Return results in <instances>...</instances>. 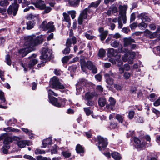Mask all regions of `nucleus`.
<instances>
[{"label": "nucleus", "instance_id": "1", "mask_svg": "<svg viewBox=\"0 0 160 160\" xmlns=\"http://www.w3.org/2000/svg\"><path fill=\"white\" fill-rule=\"evenodd\" d=\"M42 41V40H40L39 37H36L34 35L28 36L25 38L24 47L29 49H33L34 46L41 43Z\"/></svg>", "mask_w": 160, "mask_h": 160}, {"label": "nucleus", "instance_id": "2", "mask_svg": "<svg viewBox=\"0 0 160 160\" xmlns=\"http://www.w3.org/2000/svg\"><path fill=\"white\" fill-rule=\"evenodd\" d=\"M42 55L40 58L42 60L41 62L38 65V67L39 68L43 66L44 65V63L52 58V52L50 50L46 48H43L42 49Z\"/></svg>", "mask_w": 160, "mask_h": 160}, {"label": "nucleus", "instance_id": "3", "mask_svg": "<svg viewBox=\"0 0 160 160\" xmlns=\"http://www.w3.org/2000/svg\"><path fill=\"white\" fill-rule=\"evenodd\" d=\"M80 63L83 72H85L86 68L92 70V72L95 74L97 72V69L92 62L90 61H88L87 62L84 59H81Z\"/></svg>", "mask_w": 160, "mask_h": 160}, {"label": "nucleus", "instance_id": "4", "mask_svg": "<svg viewBox=\"0 0 160 160\" xmlns=\"http://www.w3.org/2000/svg\"><path fill=\"white\" fill-rule=\"evenodd\" d=\"M50 102L54 106L58 107H63L65 105L67 101L64 98L58 100L57 98L52 97L49 99Z\"/></svg>", "mask_w": 160, "mask_h": 160}, {"label": "nucleus", "instance_id": "5", "mask_svg": "<svg viewBox=\"0 0 160 160\" xmlns=\"http://www.w3.org/2000/svg\"><path fill=\"white\" fill-rule=\"evenodd\" d=\"M50 102L54 106L58 107H63L65 105L67 101L64 98L58 100L57 98L52 97L49 99Z\"/></svg>", "mask_w": 160, "mask_h": 160}, {"label": "nucleus", "instance_id": "6", "mask_svg": "<svg viewBox=\"0 0 160 160\" xmlns=\"http://www.w3.org/2000/svg\"><path fill=\"white\" fill-rule=\"evenodd\" d=\"M88 13L93 14L92 10L88 9V8L84 9L81 13L79 17L78 22L79 25H81L82 23L83 19H86L88 17Z\"/></svg>", "mask_w": 160, "mask_h": 160}, {"label": "nucleus", "instance_id": "7", "mask_svg": "<svg viewBox=\"0 0 160 160\" xmlns=\"http://www.w3.org/2000/svg\"><path fill=\"white\" fill-rule=\"evenodd\" d=\"M51 87L56 89H63L64 88V86L59 81L58 78L56 77H53L52 78L51 81Z\"/></svg>", "mask_w": 160, "mask_h": 160}, {"label": "nucleus", "instance_id": "8", "mask_svg": "<svg viewBox=\"0 0 160 160\" xmlns=\"http://www.w3.org/2000/svg\"><path fill=\"white\" fill-rule=\"evenodd\" d=\"M53 24V22H50L48 23L46 21L43 22L40 25V27L45 31L48 29L50 32H53L55 30V28Z\"/></svg>", "mask_w": 160, "mask_h": 160}, {"label": "nucleus", "instance_id": "9", "mask_svg": "<svg viewBox=\"0 0 160 160\" xmlns=\"http://www.w3.org/2000/svg\"><path fill=\"white\" fill-rule=\"evenodd\" d=\"M19 5L17 4L16 2H14V3L10 5L7 11L8 14L9 15L13 14V16H15L18 10Z\"/></svg>", "mask_w": 160, "mask_h": 160}, {"label": "nucleus", "instance_id": "10", "mask_svg": "<svg viewBox=\"0 0 160 160\" xmlns=\"http://www.w3.org/2000/svg\"><path fill=\"white\" fill-rule=\"evenodd\" d=\"M98 147L100 150H104L106 147L108 142L106 138H104L101 136L98 137Z\"/></svg>", "mask_w": 160, "mask_h": 160}, {"label": "nucleus", "instance_id": "11", "mask_svg": "<svg viewBox=\"0 0 160 160\" xmlns=\"http://www.w3.org/2000/svg\"><path fill=\"white\" fill-rule=\"evenodd\" d=\"M115 76L116 74L112 72L111 71H109L108 72L105 74L104 77L107 83L110 85H112L113 83L114 80L111 77H112L115 78Z\"/></svg>", "mask_w": 160, "mask_h": 160}, {"label": "nucleus", "instance_id": "12", "mask_svg": "<svg viewBox=\"0 0 160 160\" xmlns=\"http://www.w3.org/2000/svg\"><path fill=\"white\" fill-rule=\"evenodd\" d=\"M87 83V81L84 79H79L76 84V88L77 92L79 93L81 91L82 89L81 87L85 86Z\"/></svg>", "mask_w": 160, "mask_h": 160}, {"label": "nucleus", "instance_id": "13", "mask_svg": "<svg viewBox=\"0 0 160 160\" xmlns=\"http://www.w3.org/2000/svg\"><path fill=\"white\" fill-rule=\"evenodd\" d=\"M121 52L122 53H125L124 54V56L122 57V60L124 62H127V58L128 54L130 55L131 53H132V57L133 58L135 57V53L134 52H131L129 51L128 49L124 48L123 49H122V48H121Z\"/></svg>", "mask_w": 160, "mask_h": 160}, {"label": "nucleus", "instance_id": "14", "mask_svg": "<svg viewBox=\"0 0 160 160\" xmlns=\"http://www.w3.org/2000/svg\"><path fill=\"white\" fill-rule=\"evenodd\" d=\"M137 18L141 19L143 22H149L151 21L149 17L146 13H142L137 16Z\"/></svg>", "mask_w": 160, "mask_h": 160}, {"label": "nucleus", "instance_id": "15", "mask_svg": "<svg viewBox=\"0 0 160 160\" xmlns=\"http://www.w3.org/2000/svg\"><path fill=\"white\" fill-rule=\"evenodd\" d=\"M123 40L124 47H128L130 46L132 43L135 42V40L131 37L124 38Z\"/></svg>", "mask_w": 160, "mask_h": 160}, {"label": "nucleus", "instance_id": "16", "mask_svg": "<svg viewBox=\"0 0 160 160\" xmlns=\"http://www.w3.org/2000/svg\"><path fill=\"white\" fill-rule=\"evenodd\" d=\"M33 50V49H29L27 47H24V48L19 50V52L21 54L22 57H24Z\"/></svg>", "mask_w": 160, "mask_h": 160}, {"label": "nucleus", "instance_id": "17", "mask_svg": "<svg viewBox=\"0 0 160 160\" xmlns=\"http://www.w3.org/2000/svg\"><path fill=\"white\" fill-rule=\"evenodd\" d=\"M134 142L136 144L137 148L142 149L145 146L146 142H141V141L137 138L134 137Z\"/></svg>", "mask_w": 160, "mask_h": 160}, {"label": "nucleus", "instance_id": "18", "mask_svg": "<svg viewBox=\"0 0 160 160\" xmlns=\"http://www.w3.org/2000/svg\"><path fill=\"white\" fill-rule=\"evenodd\" d=\"M109 101L110 104L106 105L107 108L109 110H113L114 107L116 103L115 100L113 98L110 97L109 99Z\"/></svg>", "mask_w": 160, "mask_h": 160}, {"label": "nucleus", "instance_id": "19", "mask_svg": "<svg viewBox=\"0 0 160 160\" xmlns=\"http://www.w3.org/2000/svg\"><path fill=\"white\" fill-rule=\"evenodd\" d=\"M77 42V40L76 37L73 36L72 37H70L68 38L66 42V45L67 47H71L72 44H75Z\"/></svg>", "mask_w": 160, "mask_h": 160}, {"label": "nucleus", "instance_id": "20", "mask_svg": "<svg viewBox=\"0 0 160 160\" xmlns=\"http://www.w3.org/2000/svg\"><path fill=\"white\" fill-rule=\"evenodd\" d=\"M34 5L36 7L40 10H43L45 6L44 1L42 0H37L36 3L34 2Z\"/></svg>", "mask_w": 160, "mask_h": 160}, {"label": "nucleus", "instance_id": "21", "mask_svg": "<svg viewBox=\"0 0 160 160\" xmlns=\"http://www.w3.org/2000/svg\"><path fill=\"white\" fill-rule=\"evenodd\" d=\"M76 150L77 152L81 156H84V148L80 144H78L76 146Z\"/></svg>", "mask_w": 160, "mask_h": 160}, {"label": "nucleus", "instance_id": "22", "mask_svg": "<svg viewBox=\"0 0 160 160\" xmlns=\"http://www.w3.org/2000/svg\"><path fill=\"white\" fill-rule=\"evenodd\" d=\"M97 94L95 93H91L87 92L85 95L84 99L85 100H92L94 96H97Z\"/></svg>", "mask_w": 160, "mask_h": 160}, {"label": "nucleus", "instance_id": "23", "mask_svg": "<svg viewBox=\"0 0 160 160\" xmlns=\"http://www.w3.org/2000/svg\"><path fill=\"white\" fill-rule=\"evenodd\" d=\"M17 145L18 147L20 148H23L26 145L28 146L30 145V142L28 141L22 140L18 142Z\"/></svg>", "mask_w": 160, "mask_h": 160}, {"label": "nucleus", "instance_id": "24", "mask_svg": "<svg viewBox=\"0 0 160 160\" xmlns=\"http://www.w3.org/2000/svg\"><path fill=\"white\" fill-rule=\"evenodd\" d=\"M144 35L145 36L148 37L150 38H152L157 37V35L156 34V33H152V32H150L148 29H146L144 32Z\"/></svg>", "mask_w": 160, "mask_h": 160}, {"label": "nucleus", "instance_id": "25", "mask_svg": "<svg viewBox=\"0 0 160 160\" xmlns=\"http://www.w3.org/2000/svg\"><path fill=\"white\" fill-rule=\"evenodd\" d=\"M52 141V139L51 138H49L46 139L45 140H44L42 141V147L43 148H45L48 146V145H51Z\"/></svg>", "mask_w": 160, "mask_h": 160}, {"label": "nucleus", "instance_id": "26", "mask_svg": "<svg viewBox=\"0 0 160 160\" xmlns=\"http://www.w3.org/2000/svg\"><path fill=\"white\" fill-rule=\"evenodd\" d=\"M120 16L126 15L127 6L126 5H120L119 7Z\"/></svg>", "mask_w": 160, "mask_h": 160}, {"label": "nucleus", "instance_id": "27", "mask_svg": "<svg viewBox=\"0 0 160 160\" xmlns=\"http://www.w3.org/2000/svg\"><path fill=\"white\" fill-rule=\"evenodd\" d=\"M107 102L106 100L104 97L100 98L98 99V104L100 107H104L106 104Z\"/></svg>", "mask_w": 160, "mask_h": 160}, {"label": "nucleus", "instance_id": "28", "mask_svg": "<svg viewBox=\"0 0 160 160\" xmlns=\"http://www.w3.org/2000/svg\"><path fill=\"white\" fill-rule=\"evenodd\" d=\"M80 0H76L75 1L72 0H69L68 3L71 6L76 7L78 6Z\"/></svg>", "mask_w": 160, "mask_h": 160}, {"label": "nucleus", "instance_id": "29", "mask_svg": "<svg viewBox=\"0 0 160 160\" xmlns=\"http://www.w3.org/2000/svg\"><path fill=\"white\" fill-rule=\"evenodd\" d=\"M112 157L115 160H120L122 158L120 154L116 152H114L111 154Z\"/></svg>", "mask_w": 160, "mask_h": 160}, {"label": "nucleus", "instance_id": "30", "mask_svg": "<svg viewBox=\"0 0 160 160\" xmlns=\"http://www.w3.org/2000/svg\"><path fill=\"white\" fill-rule=\"evenodd\" d=\"M26 24L27 25L26 28L28 30H30L33 28L35 22L33 20L30 21L27 23Z\"/></svg>", "mask_w": 160, "mask_h": 160}, {"label": "nucleus", "instance_id": "31", "mask_svg": "<svg viewBox=\"0 0 160 160\" xmlns=\"http://www.w3.org/2000/svg\"><path fill=\"white\" fill-rule=\"evenodd\" d=\"M12 142V138L9 137L7 136L4 138L3 143L4 145H9L10 143Z\"/></svg>", "mask_w": 160, "mask_h": 160}, {"label": "nucleus", "instance_id": "32", "mask_svg": "<svg viewBox=\"0 0 160 160\" xmlns=\"http://www.w3.org/2000/svg\"><path fill=\"white\" fill-rule=\"evenodd\" d=\"M108 33V31L105 30L104 32L99 35V37L100 38V39L101 41H103L105 40L107 36Z\"/></svg>", "mask_w": 160, "mask_h": 160}, {"label": "nucleus", "instance_id": "33", "mask_svg": "<svg viewBox=\"0 0 160 160\" xmlns=\"http://www.w3.org/2000/svg\"><path fill=\"white\" fill-rule=\"evenodd\" d=\"M38 18V15H33L32 14L28 15L26 16V18L28 20L35 19H37Z\"/></svg>", "mask_w": 160, "mask_h": 160}, {"label": "nucleus", "instance_id": "34", "mask_svg": "<svg viewBox=\"0 0 160 160\" xmlns=\"http://www.w3.org/2000/svg\"><path fill=\"white\" fill-rule=\"evenodd\" d=\"M100 3V0H98L95 2H93L91 3V4L88 6V9H91V7H94L96 8L97 7Z\"/></svg>", "mask_w": 160, "mask_h": 160}, {"label": "nucleus", "instance_id": "35", "mask_svg": "<svg viewBox=\"0 0 160 160\" xmlns=\"http://www.w3.org/2000/svg\"><path fill=\"white\" fill-rule=\"evenodd\" d=\"M106 52L102 48H101L98 51V55L100 58H102L105 56Z\"/></svg>", "mask_w": 160, "mask_h": 160}, {"label": "nucleus", "instance_id": "36", "mask_svg": "<svg viewBox=\"0 0 160 160\" xmlns=\"http://www.w3.org/2000/svg\"><path fill=\"white\" fill-rule=\"evenodd\" d=\"M38 63V60L36 59H32L29 62L28 67L30 68L36 64Z\"/></svg>", "mask_w": 160, "mask_h": 160}, {"label": "nucleus", "instance_id": "37", "mask_svg": "<svg viewBox=\"0 0 160 160\" xmlns=\"http://www.w3.org/2000/svg\"><path fill=\"white\" fill-rule=\"evenodd\" d=\"M116 118L119 122L122 123L123 122L124 117L123 115L117 114L116 116Z\"/></svg>", "mask_w": 160, "mask_h": 160}, {"label": "nucleus", "instance_id": "38", "mask_svg": "<svg viewBox=\"0 0 160 160\" xmlns=\"http://www.w3.org/2000/svg\"><path fill=\"white\" fill-rule=\"evenodd\" d=\"M0 100L2 104L6 103V100L4 97V93L1 91L0 90Z\"/></svg>", "mask_w": 160, "mask_h": 160}, {"label": "nucleus", "instance_id": "39", "mask_svg": "<svg viewBox=\"0 0 160 160\" xmlns=\"http://www.w3.org/2000/svg\"><path fill=\"white\" fill-rule=\"evenodd\" d=\"M115 50L113 48L108 49V54L109 57H112L115 55Z\"/></svg>", "mask_w": 160, "mask_h": 160}, {"label": "nucleus", "instance_id": "40", "mask_svg": "<svg viewBox=\"0 0 160 160\" xmlns=\"http://www.w3.org/2000/svg\"><path fill=\"white\" fill-rule=\"evenodd\" d=\"M63 15L65 21L69 23L70 22V18L69 16L66 12H63Z\"/></svg>", "mask_w": 160, "mask_h": 160}, {"label": "nucleus", "instance_id": "41", "mask_svg": "<svg viewBox=\"0 0 160 160\" xmlns=\"http://www.w3.org/2000/svg\"><path fill=\"white\" fill-rule=\"evenodd\" d=\"M119 45V42L116 40H114L111 43V45L114 48H117Z\"/></svg>", "mask_w": 160, "mask_h": 160}, {"label": "nucleus", "instance_id": "42", "mask_svg": "<svg viewBox=\"0 0 160 160\" xmlns=\"http://www.w3.org/2000/svg\"><path fill=\"white\" fill-rule=\"evenodd\" d=\"M5 62L8 65H10L11 64V61L10 59V55L9 54H7L5 56Z\"/></svg>", "mask_w": 160, "mask_h": 160}, {"label": "nucleus", "instance_id": "43", "mask_svg": "<svg viewBox=\"0 0 160 160\" xmlns=\"http://www.w3.org/2000/svg\"><path fill=\"white\" fill-rule=\"evenodd\" d=\"M34 0H31V2L29 1H27V0H24L22 4V6H25V5L27 6L31 4H34Z\"/></svg>", "mask_w": 160, "mask_h": 160}, {"label": "nucleus", "instance_id": "44", "mask_svg": "<svg viewBox=\"0 0 160 160\" xmlns=\"http://www.w3.org/2000/svg\"><path fill=\"white\" fill-rule=\"evenodd\" d=\"M114 87L117 91H121L123 88V86L122 84L118 83L114 84Z\"/></svg>", "mask_w": 160, "mask_h": 160}, {"label": "nucleus", "instance_id": "45", "mask_svg": "<svg viewBox=\"0 0 160 160\" xmlns=\"http://www.w3.org/2000/svg\"><path fill=\"white\" fill-rule=\"evenodd\" d=\"M48 92L49 99L52 97H51V96L53 95L55 96H57L58 95L57 93H55L53 91L50 89L48 90Z\"/></svg>", "mask_w": 160, "mask_h": 160}, {"label": "nucleus", "instance_id": "46", "mask_svg": "<svg viewBox=\"0 0 160 160\" xmlns=\"http://www.w3.org/2000/svg\"><path fill=\"white\" fill-rule=\"evenodd\" d=\"M68 14L71 15V18L72 19H74L75 18L76 13L75 11H69L68 12Z\"/></svg>", "mask_w": 160, "mask_h": 160}, {"label": "nucleus", "instance_id": "47", "mask_svg": "<svg viewBox=\"0 0 160 160\" xmlns=\"http://www.w3.org/2000/svg\"><path fill=\"white\" fill-rule=\"evenodd\" d=\"M16 122L17 120L15 119L12 118L8 121L7 123L8 126H12L13 124H14Z\"/></svg>", "mask_w": 160, "mask_h": 160}, {"label": "nucleus", "instance_id": "48", "mask_svg": "<svg viewBox=\"0 0 160 160\" xmlns=\"http://www.w3.org/2000/svg\"><path fill=\"white\" fill-rule=\"evenodd\" d=\"M10 148L9 145H4L2 148V150L4 154H7L8 152V149Z\"/></svg>", "mask_w": 160, "mask_h": 160}, {"label": "nucleus", "instance_id": "49", "mask_svg": "<svg viewBox=\"0 0 160 160\" xmlns=\"http://www.w3.org/2000/svg\"><path fill=\"white\" fill-rule=\"evenodd\" d=\"M9 3L7 0H1L0 1V5L1 6H6Z\"/></svg>", "mask_w": 160, "mask_h": 160}, {"label": "nucleus", "instance_id": "50", "mask_svg": "<svg viewBox=\"0 0 160 160\" xmlns=\"http://www.w3.org/2000/svg\"><path fill=\"white\" fill-rule=\"evenodd\" d=\"M62 154L65 158H68L71 155V153L68 151H63L62 152Z\"/></svg>", "mask_w": 160, "mask_h": 160}, {"label": "nucleus", "instance_id": "51", "mask_svg": "<svg viewBox=\"0 0 160 160\" xmlns=\"http://www.w3.org/2000/svg\"><path fill=\"white\" fill-rule=\"evenodd\" d=\"M66 46V47L62 51L63 53L64 54H69L70 51V48L71 47H67V46Z\"/></svg>", "mask_w": 160, "mask_h": 160}, {"label": "nucleus", "instance_id": "52", "mask_svg": "<svg viewBox=\"0 0 160 160\" xmlns=\"http://www.w3.org/2000/svg\"><path fill=\"white\" fill-rule=\"evenodd\" d=\"M138 27L141 29H143V28H145L147 27V24L144 23V22L140 23L138 25Z\"/></svg>", "mask_w": 160, "mask_h": 160}, {"label": "nucleus", "instance_id": "53", "mask_svg": "<svg viewBox=\"0 0 160 160\" xmlns=\"http://www.w3.org/2000/svg\"><path fill=\"white\" fill-rule=\"evenodd\" d=\"M117 126V123L115 122H111L110 123V128L111 129H114L116 128Z\"/></svg>", "mask_w": 160, "mask_h": 160}, {"label": "nucleus", "instance_id": "54", "mask_svg": "<svg viewBox=\"0 0 160 160\" xmlns=\"http://www.w3.org/2000/svg\"><path fill=\"white\" fill-rule=\"evenodd\" d=\"M43 10H44V13H48L51 11L52 10V8L49 6L46 7L45 5Z\"/></svg>", "mask_w": 160, "mask_h": 160}, {"label": "nucleus", "instance_id": "55", "mask_svg": "<svg viewBox=\"0 0 160 160\" xmlns=\"http://www.w3.org/2000/svg\"><path fill=\"white\" fill-rule=\"evenodd\" d=\"M84 112L87 116L89 115L92 113V111L88 108H83Z\"/></svg>", "mask_w": 160, "mask_h": 160}, {"label": "nucleus", "instance_id": "56", "mask_svg": "<svg viewBox=\"0 0 160 160\" xmlns=\"http://www.w3.org/2000/svg\"><path fill=\"white\" fill-rule=\"evenodd\" d=\"M131 76L130 73L128 72H125L124 73L123 76L125 79H128Z\"/></svg>", "mask_w": 160, "mask_h": 160}, {"label": "nucleus", "instance_id": "57", "mask_svg": "<svg viewBox=\"0 0 160 160\" xmlns=\"http://www.w3.org/2000/svg\"><path fill=\"white\" fill-rule=\"evenodd\" d=\"M45 152V151L44 150H41L39 149H37L35 151V154H44Z\"/></svg>", "mask_w": 160, "mask_h": 160}, {"label": "nucleus", "instance_id": "58", "mask_svg": "<svg viewBox=\"0 0 160 160\" xmlns=\"http://www.w3.org/2000/svg\"><path fill=\"white\" fill-rule=\"evenodd\" d=\"M120 18L122 19L123 23L125 24L126 23L127 21L126 15L119 16L118 18L120 19Z\"/></svg>", "mask_w": 160, "mask_h": 160}, {"label": "nucleus", "instance_id": "59", "mask_svg": "<svg viewBox=\"0 0 160 160\" xmlns=\"http://www.w3.org/2000/svg\"><path fill=\"white\" fill-rule=\"evenodd\" d=\"M4 72L0 70V82L1 81H4L5 79L4 78Z\"/></svg>", "mask_w": 160, "mask_h": 160}, {"label": "nucleus", "instance_id": "60", "mask_svg": "<svg viewBox=\"0 0 160 160\" xmlns=\"http://www.w3.org/2000/svg\"><path fill=\"white\" fill-rule=\"evenodd\" d=\"M135 132L134 131H130L127 133V137L129 138L130 137L134 136Z\"/></svg>", "mask_w": 160, "mask_h": 160}, {"label": "nucleus", "instance_id": "61", "mask_svg": "<svg viewBox=\"0 0 160 160\" xmlns=\"http://www.w3.org/2000/svg\"><path fill=\"white\" fill-rule=\"evenodd\" d=\"M87 102L86 104L87 106H92L94 105V102L92 100H87Z\"/></svg>", "mask_w": 160, "mask_h": 160}, {"label": "nucleus", "instance_id": "62", "mask_svg": "<svg viewBox=\"0 0 160 160\" xmlns=\"http://www.w3.org/2000/svg\"><path fill=\"white\" fill-rule=\"evenodd\" d=\"M134 113L133 111H130L128 113L129 118L130 119H132L134 116Z\"/></svg>", "mask_w": 160, "mask_h": 160}, {"label": "nucleus", "instance_id": "63", "mask_svg": "<svg viewBox=\"0 0 160 160\" xmlns=\"http://www.w3.org/2000/svg\"><path fill=\"white\" fill-rule=\"evenodd\" d=\"M24 158L29 160H36L34 158L32 157V156L27 155H25L24 156Z\"/></svg>", "mask_w": 160, "mask_h": 160}, {"label": "nucleus", "instance_id": "64", "mask_svg": "<svg viewBox=\"0 0 160 160\" xmlns=\"http://www.w3.org/2000/svg\"><path fill=\"white\" fill-rule=\"evenodd\" d=\"M153 105L155 106L160 105V97L154 102Z\"/></svg>", "mask_w": 160, "mask_h": 160}]
</instances>
